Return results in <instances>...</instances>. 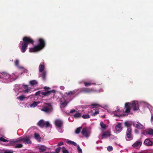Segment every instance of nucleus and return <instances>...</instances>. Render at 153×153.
Instances as JSON below:
<instances>
[{"label":"nucleus","mask_w":153,"mask_h":153,"mask_svg":"<svg viewBox=\"0 0 153 153\" xmlns=\"http://www.w3.org/2000/svg\"><path fill=\"white\" fill-rule=\"evenodd\" d=\"M82 117L84 119H86L89 118L90 117L88 114H84L82 116Z\"/></svg>","instance_id":"nucleus-37"},{"label":"nucleus","mask_w":153,"mask_h":153,"mask_svg":"<svg viewBox=\"0 0 153 153\" xmlns=\"http://www.w3.org/2000/svg\"><path fill=\"white\" fill-rule=\"evenodd\" d=\"M45 68L44 65L41 64L39 66V71L40 72H43Z\"/></svg>","instance_id":"nucleus-23"},{"label":"nucleus","mask_w":153,"mask_h":153,"mask_svg":"<svg viewBox=\"0 0 153 153\" xmlns=\"http://www.w3.org/2000/svg\"><path fill=\"white\" fill-rule=\"evenodd\" d=\"M84 84L85 85V86H90V85H91L92 84H93V85L95 84V83H91L90 82H84Z\"/></svg>","instance_id":"nucleus-35"},{"label":"nucleus","mask_w":153,"mask_h":153,"mask_svg":"<svg viewBox=\"0 0 153 153\" xmlns=\"http://www.w3.org/2000/svg\"><path fill=\"white\" fill-rule=\"evenodd\" d=\"M67 143L69 144L73 145L75 146L77 145V144L74 142L69 140L67 141Z\"/></svg>","instance_id":"nucleus-24"},{"label":"nucleus","mask_w":153,"mask_h":153,"mask_svg":"<svg viewBox=\"0 0 153 153\" xmlns=\"http://www.w3.org/2000/svg\"><path fill=\"white\" fill-rule=\"evenodd\" d=\"M19 62V60L16 59L15 61V65L18 67L21 70V71H23L24 72L27 73L28 71L23 67L21 66H19L18 65Z\"/></svg>","instance_id":"nucleus-16"},{"label":"nucleus","mask_w":153,"mask_h":153,"mask_svg":"<svg viewBox=\"0 0 153 153\" xmlns=\"http://www.w3.org/2000/svg\"><path fill=\"white\" fill-rule=\"evenodd\" d=\"M61 149V147H59L56 149H55V152H51V153H48L47 152H46L45 153H58L59 152L60 150Z\"/></svg>","instance_id":"nucleus-27"},{"label":"nucleus","mask_w":153,"mask_h":153,"mask_svg":"<svg viewBox=\"0 0 153 153\" xmlns=\"http://www.w3.org/2000/svg\"><path fill=\"white\" fill-rule=\"evenodd\" d=\"M115 116L117 117H118L119 116L117 115H116Z\"/></svg>","instance_id":"nucleus-50"},{"label":"nucleus","mask_w":153,"mask_h":153,"mask_svg":"<svg viewBox=\"0 0 153 153\" xmlns=\"http://www.w3.org/2000/svg\"><path fill=\"white\" fill-rule=\"evenodd\" d=\"M151 153H153V152H152Z\"/></svg>","instance_id":"nucleus-53"},{"label":"nucleus","mask_w":153,"mask_h":153,"mask_svg":"<svg viewBox=\"0 0 153 153\" xmlns=\"http://www.w3.org/2000/svg\"><path fill=\"white\" fill-rule=\"evenodd\" d=\"M16 75L13 74L10 75L6 72H0V81L4 83H8L13 81L16 79Z\"/></svg>","instance_id":"nucleus-1"},{"label":"nucleus","mask_w":153,"mask_h":153,"mask_svg":"<svg viewBox=\"0 0 153 153\" xmlns=\"http://www.w3.org/2000/svg\"><path fill=\"white\" fill-rule=\"evenodd\" d=\"M79 91L80 92H82L85 94H90L98 92L97 90L92 88H82L80 89Z\"/></svg>","instance_id":"nucleus-9"},{"label":"nucleus","mask_w":153,"mask_h":153,"mask_svg":"<svg viewBox=\"0 0 153 153\" xmlns=\"http://www.w3.org/2000/svg\"><path fill=\"white\" fill-rule=\"evenodd\" d=\"M61 102L62 105L63 106L65 107L67 105V103L65 101L63 102H62L61 101Z\"/></svg>","instance_id":"nucleus-42"},{"label":"nucleus","mask_w":153,"mask_h":153,"mask_svg":"<svg viewBox=\"0 0 153 153\" xmlns=\"http://www.w3.org/2000/svg\"><path fill=\"white\" fill-rule=\"evenodd\" d=\"M100 124L102 128L104 129H105L106 128V125L104 124L102 122H101Z\"/></svg>","instance_id":"nucleus-32"},{"label":"nucleus","mask_w":153,"mask_h":153,"mask_svg":"<svg viewBox=\"0 0 153 153\" xmlns=\"http://www.w3.org/2000/svg\"><path fill=\"white\" fill-rule=\"evenodd\" d=\"M75 112V110L74 109H71L70 111V113H72Z\"/></svg>","instance_id":"nucleus-46"},{"label":"nucleus","mask_w":153,"mask_h":153,"mask_svg":"<svg viewBox=\"0 0 153 153\" xmlns=\"http://www.w3.org/2000/svg\"><path fill=\"white\" fill-rule=\"evenodd\" d=\"M29 144H30L31 143V142L30 141V140H29Z\"/></svg>","instance_id":"nucleus-49"},{"label":"nucleus","mask_w":153,"mask_h":153,"mask_svg":"<svg viewBox=\"0 0 153 153\" xmlns=\"http://www.w3.org/2000/svg\"><path fill=\"white\" fill-rule=\"evenodd\" d=\"M133 125L136 128L139 129H142L143 127V126L139 122H134L133 123Z\"/></svg>","instance_id":"nucleus-17"},{"label":"nucleus","mask_w":153,"mask_h":153,"mask_svg":"<svg viewBox=\"0 0 153 153\" xmlns=\"http://www.w3.org/2000/svg\"><path fill=\"white\" fill-rule=\"evenodd\" d=\"M99 105H98L97 104H93L92 105V106H94V107H96L97 106H98Z\"/></svg>","instance_id":"nucleus-47"},{"label":"nucleus","mask_w":153,"mask_h":153,"mask_svg":"<svg viewBox=\"0 0 153 153\" xmlns=\"http://www.w3.org/2000/svg\"><path fill=\"white\" fill-rule=\"evenodd\" d=\"M0 141L4 142H9V143L8 144L9 146H13L14 143L20 141H23L25 144L28 143L29 142V137H27L24 138H20L14 141L13 140H9L1 137H0Z\"/></svg>","instance_id":"nucleus-5"},{"label":"nucleus","mask_w":153,"mask_h":153,"mask_svg":"<svg viewBox=\"0 0 153 153\" xmlns=\"http://www.w3.org/2000/svg\"><path fill=\"white\" fill-rule=\"evenodd\" d=\"M38 40V44L34 46L33 48H30V52H37L40 51L45 47V40L41 38H39Z\"/></svg>","instance_id":"nucleus-3"},{"label":"nucleus","mask_w":153,"mask_h":153,"mask_svg":"<svg viewBox=\"0 0 153 153\" xmlns=\"http://www.w3.org/2000/svg\"><path fill=\"white\" fill-rule=\"evenodd\" d=\"M142 144V142L140 141H137L132 145L133 147L135 148H137L139 147Z\"/></svg>","instance_id":"nucleus-19"},{"label":"nucleus","mask_w":153,"mask_h":153,"mask_svg":"<svg viewBox=\"0 0 153 153\" xmlns=\"http://www.w3.org/2000/svg\"><path fill=\"white\" fill-rule=\"evenodd\" d=\"M62 153H69V151L64 147L62 148Z\"/></svg>","instance_id":"nucleus-31"},{"label":"nucleus","mask_w":153,"mask_h":153,"mask_svg":"<svg viewBox=\"0 0 153 153\" xmlns=\"http://www.w3.org/2000/svg\"><path fill=\"white\" fill-rule=\"evenodd\" d=\"M104 116H102V117L103 118H104Z\"/></svg>","instance_id":"nucleus-52"},{"label":"nucleus","mask_w":153,"mask_h":153,"mask_svg":"<svg viewBox=\"0 0 153 153\" xmlns=\"http://www.w3.org/2000/svg\"><path fill=\"white\" fill-rule=\"evenodd\" d=\"M125 108H126L125 113H129L130 109H132L134 111H136L139 108L138 102L137 101H134L131 102H126L125 104Z\"/></svg>","instance_id":"nucleus-2"},{"label":"nucleus","mask_w":153,"mask_h":153,"mask_svg":"<svg viewBox=\"0 0 153 153\" xmlns=\"http://www.w3.org/2000/svg\"><path fill=\"white\" fill-rule=\"evenodd\" d=\"M115 128L116 131H120L122 129L121 124H119L118 125H116L115 126Z\"/></svg>","instance_id":"nucleus-21"},{"label":"nucleus","mask_w":153,"mask_h":153,"mask_svg":"<svg viewBox=\"0 0 153 153\" xmlns=\"http://www.w3.org/2000/svg\"><path fill=\"white\" fill-rule=\"evenodd\" d=\"M23 91L24 94L21 95L17 97V99L20 101L25 100L26 99H28L29 96L28 95V86L27 85H23L22 86Z\"/></svg>","instance_id":"nucleus-7"},{"label":"nucleus","mask_w":153,"mask_h":153,"mask_svg":"<svg viewBox=\"0 0 153 153\" xmlns=\"http://www.w3.org/2000/svg\"><path fill=\"white\" fill-rule=\"evenodd\" d=\"M147 134L150 135H153V129H149L148 130Z\"/></svg>","instance_id":"nucleus-30"},{"label":"nucleus","mask_w":153,"mask_h":153,"mask_svg":"<svg viewBox=\"0 0 153 153\" xmlns=\"http://www.w3.org/2000/svg\"><path fill=\"white\" fill-rule=\"evenodd\" d=\"M38 104L36 102H34L32 104L30 105V107H35Z\"/></svg>","instance_id":"nucleus-33"},{"label":"nucleus","mask_w":153,"mask_h":153,"mask_svg":"<svg viewBox=\"0 0 153 153\" xmlns=\"http://www.w3.org/2000/svg\"><path fill=\"white\" fill-rule=\"evenodd\" d=\"M38 125L40 127L43 128L44 127L48 128L51 127V125L48 121L45 122L43 120H41L37 123Z\"/></svg>","instance_id":"nucleus-10"},{"label":"nucleus","mask_w":153,"mask_h":153,"mask_svg":"<svg viewBox=\"0 0 153 153\" xmlns=\"http://www.w3.org/2000/svg\"><path fill=\"white\" fill-rule=\"evenodd\" d=\"M29 153H34V152H32V153H31V152H29Z\"/></svg>","instance_id":"nucleus-51"},{"label":"nucleus","mask_w":153,"mask_h":153,"mask_svg":"<svg viewBox=\"0 0 153 153\" xmlns=\"http://www.w3.org/2000/svg\"><path fill=\"white\" fill-rule=\"evenodd\" d=\"M22 146V145L21 144H16L15 146V148H21Z\"/></svg>","instance_id":"nucleus-40"},{"label":"nucleus","mask_w":153,"mask_h":153,"mask_svg":"<svg viewBox=\"0 0 153 153\" xmlns=\"http://www.w3.org/2000/svg\"><path fill=\"white\" fill-rule=\"evenodd\" d=\"M82 128V127H80L77 128L75 131V133L76 134H79Z\"/></svg>","instance_id":"nucleus-28"},{"label":"nucleus","mask_w":153,"mask_h":153,"mask_svg":"<svg viewBox=\"0 0 153 153\" xmlns=\"http://www.w3.org/2000/svg\"><path fill=\"white\" fill-rule=\"evenodd\" d=\"M34 137L37 140H40L41 139V137L39 134L37 133H35L34 134Z\"/></svg>","instance_id":"nucleus-29"},{"label":"nucleus","mask_w":153,"mask_h":153,"mask_svg":"<svg viewBox=\"0 0 153 153\" xmlns=\"http://www.w3.org/2000/svg\"><path fill=\"white\" fill-rule=\"evenodd\" d=\"M50 89L51 88L49 87H44V91H46L42 92L39 91L36 92L35 93V96H40L41 97V96L40 95V94H42L44 96H48L51 95L54 96L55 94L56 91L55 90H52L50 91L48 90Z\"/></svg>","instance_id":"nucleus-4"},{"label":"nucleus","mask_w":153,"mask_h":153,"mask_svg":"<svg viewBox=\"0 0 153 153\" xmlns=\"http://www.w3.org/2000/svg\"><path fill=\"white\" fill-rule=\"evenodd\" d=\"M77 149L78 152L80 153H82V149L80 148L79 146V145L77 146Z\"/></svg>","instance_id":"nucleus-36"},{"label":"nucleus","mask_w":153,"mask_h":153,"mask_svg":"<svg viewBox=\"0 0 153 153\" xmlns=\"http://www.w3.org/2000/svg\"><path fill=\"white\" fill-rule=\"evenodd\" d=\"M46 74L47 72L46 71H44L43 72H42V73L41 75V76L42 77V79L44 81L46 79Z\"/></svg>","instance_id":"nucleus-22"},{"label":"nucleus","mask_w":153,"mask_h":153,"mask_svg":"<svg viewBox=\"0 0 153 153\" xmlns=\"http://www.w3.org/2000/svg\"><path fill=\"white\" fill-rule=\"evenodd\" d=\"M34 42V41L33 39H31V38L29 37V43H31L33 44Z\"/></svg>","instance_id":"nucleus-45"},{"label":"nucleus","mask_w":153,"mask_h":153,"mask_svg":"<svg viewBox=\"0 0 153 153\" xmlns=\"http://www.w3.org/2000/svg\"><path fill=\"white\" fill-rule=\"evenodd\" d=\"M81 116V114L77 112V111L76 112V114L74 115V117L76 118L79 117Z\"/></svg>","instance_id":"nucleus-26"},{"label":"nucleus","mask_w":153,"mask_h":153,"mask_svg":"<svg viewBox=\"0 0 153 153\" xmlns=\"http://www.w3.org/2000/svg\"><path fill=\"white\" fill-rule=\"evenodd\" d=\"M113 149V148L111 146H109L107 148V150L109 152L112 151Z\"/></svg>","instance_id":"nucleus-41"},{"label":"nucleus","mask_w":153,"mask_h":153,"mask_svg":"<svg viewBox=\"0 0 153 153\" xmlns=\"http://www.w3.org/2000/svg\"><path fill=\"white\" fill-rule=\"evenodd\" d=\"M29 84L32 86H36L38 84V81L36 80H32L29 82Z\"/></svg>","instance_id":"nucleus-20"},{"label":"nucleus","mask_w":153,"mask_h":153,"mask_svg":"<svg viewBox=\"0 0 153 153\" xmlns=\"http://www.w3.org/2000/svg\"><path fill=\"white\" fill-rule=\"evenodd\" d=\"M76 92L74 90L72 91H70L68 92L67 94L68 95H73Z\"/></svg>","instance_id":"nucleus-34"},{"label":"nucleus","mask_w":153,"mask_h":153,"mask_svg":"<svg viewBox=\"0 0 153 153\" xmlns=\"http://www.w3.org/2000/svg\"><path fill=\"white\" fill-rule=\"evenodd\" d=\"M54 124L56 126L60 128L62 126L63 122L60 119H57L55 120Z\"/></svg>","instance_id":"nucleus-13"},{"label":"nucleus","mask_w":153,"mask_h":153,"mask_svg":"<svg viewBox=\"0 0 153 153\" xmlns=\"http://www.w3.org/2000/svg\"><path fill=\"white\" fill-rule=\"evenodd\" d=\"M145 145L147 146H151L153 145V139H146L144 142Z\"/></svg>","instance_id":"nucleus-14"},{"label":"nucleus","mask_w":153,"mask_h":153,"mask_svg":"<svg viewBox=\"0 0 153 153\" xmlns=\"http://www.w3.org/2000/svg\"><path fill=\"white\" fill-rule=\"evenodd\" d=\"M29 44V38L24 37L23 41H21L19 43V47L21 49L22 52H25Z\"/></svg>","instance_id":"nucleus-6"},{"label":"nucleus","mask_w":153,"mask_h":153,"mask_svg":"<svg viewBox=\"0 0 153 153\" xmlns=\"http://www.w3.org/2000/svg\"><path fill=\"white\" fill-rule=\"evenodd\" d=\"M0 153H13V151L11 150H6L4 151V153H2L0 152Z\"/></svg>","instance_id":"nucleus-38"},{"label":"nucleus","mask_w":153,"mask_h":153,"mask_svg":"<svg viewBox=\"0 0 153 153\" xmlns=\"http://www.w3.org/2000/svg\"><path fill=\"white\" fill-rule=\"evenodd\" d=\"M125 126L127 127V128L129 127L131 128V124L128 121H126L124 123Z\"/></svg>","instance_id":"nucleus-25"},{"label":"nucleus","mask_w":153,"mask_h":153,"mask_svg":"<svg viewBox=\"0 0 153 153\" xmlns=\"http://www.w3.org/2000/svg\"><path fill=\"white\" fill-rule=\"evenodd\" d=\"M111 135L110 132L109 131L104 132L102 135V139L107 138Z\"/></svg>","instance_id":"nucleus-18"},{"label":"nucleus","mask_w":153,"mask_h":153,"mask_svg":"<svg viewBox=\"0 0 153 153\" xmlns=\"http://www.w3.org/2000/svg\"><path fill=\"white\" fill-rule=\"evenodd\" d=\"M137 131H138V130L137 129H136L135 130V132H137Z\"/></svg>","instance_id":"nucleus-48"},{"label":"nucleus","mask_w":153,"mask_h":153,"mask_svg":"<svg viewBox=\"0 0 153 153\" xmlns=\"http://www.w3.org/2000/svg\"><path fill=\"white\" fill-rule=\"evenodd\" d=\"M15 90L16 93V95H18L19 94L18 90L20 92L22 91H21L20 90V89H19L18 88H16Z\"/></svg>","instance_id":"nucleus-39"},{"label":"nucleus","mask_w":153,"mask_h":153,"mask_svg":"<svg viewBox=\"0 0 153 153\" xmlns=\"http://www.w3.org/2000/svg\"><path fill=\"white\" fill-rule=\"evenodd\" d=\"M99 113V111H95V112L93 113L92 114V115L93 116H95L97 114H98Z\"/></svg>","instance_id":"nucleus-43"},{"label":"nucleus","mask_w":153,"mask_h":153,"mask_svg":"<svg viewBox=\"0 0 153 153\" xmlns=\"http://www.w3.org/2000/svg\"><path fill=\"white\" fill-rule=\"evenodd\" d=\"M41 110L46 114H50L53 111V107L50 103H45Z\"/></svg>","instance_id":"nucleus-8"},{"label":"nucleus","mask_w":153,"mask_h":153,"mask_svg":"<svg viewBox=\"0 0 153 153\" xmlns=\"http://www.w3.org/2000/svg\"><path fill=\"white\" fill-rule=\"evenodd\" d=\"M64 144L63 142L61 141L59 143H58V145H57V146H60Z\"/></svg>","instance_id":"nucleus-44"},{"label":"nucleus","mask_w":153,"mask_h":153,"mask_svg":"<svg viewBox=\"0 0 153 153\" xmlns=\"http://www.w3.org/2000/svg\"><path fill=\"white\" fill-rule=\"evenodd\" d=\"M126 138L127 140H129L133 139V135L131 128L129 127L127 128L126 132Z\"/></svg>","instance_id":"nucleus-11"},{"label":"nucleus","mask_w":153,"mask_h":153,"mask_svg":"<svg viewBox=\"0 0 153 153\" xmlns=\"http://www.w3.org/2000/svg\"><path fill=\"white\" fill-rule=\"evenodd\" d=\"M82 134L85 137H88L90 135V132L88 130L87 128H83L81 132Z\"/></svg>","instance_id":"nucleus-12"},{"label":"nucleus","mask_w":153,"mask_h":153,"mask_svg":"<svg viewBox=\"0 0 153 153\" xmlns=\"http://www.w3.org/2000/svg\"><path fill=\"white\" fill-rule=\"evenodd\" d=\"M36 148L38 149L39 150V151L40 152H43L46 151L47 147L44 145H39L36 146Z\"/></svg>","instance_id":"nucleus-15"}]
</instances>
